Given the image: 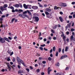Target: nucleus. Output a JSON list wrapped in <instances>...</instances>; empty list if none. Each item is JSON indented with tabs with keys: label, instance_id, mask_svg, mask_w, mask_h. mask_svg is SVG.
Masks as SVG:
<instances>
[{
	"label": "nucleus",
	"instance_id": "obj_1",
	"mask_svg": "<svg viewBox=\"0 0 75 75\" xmlns=\"http://www.w3.org/2000/svg\"><path fill=\"white\" fill-rule=\"evenodd\" d=\"M4 40L5 41H6L8 42H10L9 39L6 37H4V39L0 37V42L4 43V42H5V40Z\"/></svg>",
	"mask_w": 75,
	"mask_h": 75
},
{
	"label": "nucleus",
	"instance_id": "obj_2",
	"mask_svg": "<svg viewBox=\"0 0 75 75\" xmlns=\"http://www.w3.org/2000/svg\"><path fill=\"white\" fill-rule=\"evenodd\" d=\"M16 59L17 61V62L18 63L19 65H21V61H23L21 59H20V58L18 57H17L16 58ZM20 62H21L20 63Z\"/></svg>",
	"mask_w": 75,
	"mask_h": 75
},
{
	"label": "nucleus",
	"instance_id": "obj_3",
	"mask_svg": "<svg viewBox=\"0 0 75 75\" xmlns=\"http://www.w3.org/2000/svg\"><path fill=\"white\" fill-rule=\"evenodd\" d=\"M34 18L35 19V21L36 22H38V21H39V18H38V17L37 16H35L34 17Z\"/></svg>",
	"mask_w": 75,
	"mask_h": 75
},
{
	"label": "nucleus",
	"instance_id": "obj_4",
	"mask_svg": "<svg viewBox=\"0 0 75 75\" xmlns=\"http://www.w3.org/2000/svg\"><path fill=\"white\" fill-rule=\"evenodd\" d=\"M51 68L50 67H49L47 69V72L48 74H50V72L52 71V69H50Z\"/></svg>",
	"mask_w": 75,
	"mask_h": 75
},
{
	"label": "nucleus",
	"instance_id": "obj_5",
	"mask_svg": "<svg viewBox=\"0 0 75 75\" xmlns=\"http://www.w3.org/2000/svg\"><path fill=\"white\" fill-rule=\"evenodd\" d=\"M32 8L33 9H34V10H37V9H38V6H32Z\"/></svg>",
	"mask_w": 75,
	"mask_h": 75
},
{
	"label": "nucleus",
	"instance_id": "obj_6",
	"mask_svg": "<svg viewBox=\"0 0 75 75\" xmlns=\"http://www.w3.org/2000/svg\"><path fill=\"white\" fill-rule=\"evenodd\" d=\"M52 14H50L49 15H46V17L47 18H52V17H50V16H51Z\"/></svg>",
	"mask_w": 75,
	"mask_h": 75
},
{
	"label": "nucleus",
	"instance_id": "obj_7",
	"mask_svg": "<svg viewBox=\"0 0 75 75\" xmlns=\"http://www.w3.org/2000/svg\"><path fill=\"white\" fill-rule=\"evenodd\" d=\"M45 11H48V12H50V11H51V9H50V8H46L45 9Z\"/></svg>",
	"mask_w": 75,
	"mask_h": 75
},
{
	"label": "nucleus",
	"instance_id": "obj_8",
	"mask_svg": "<svg viewBox=\"0 0 75 75\" xmlns=\"http://www.w3.org/2000/svg\"><path fill=\"white\" fill-rule=\"evenodd\" d=\"M18 16H19V17H22V18H25V17H24V16H23V15L22 14H19Z\"/></svg>",
	"mask_w": 75,
	"mask_h": 75
},
{
	"label": "nucleus",
	"instance_id": "obj_9",
	"mask_svg": "<svg viewBox=\"0 0 75 75\" xmlns=\"http://www.w3.org/2000/svg\"><path fill=\"white\" fill-rule=\"evenodd\" d=\"M61 5L62 7H66L67 6L66 4H64V3H62Z\"/></svg>",
	"mask_w": 75,
	"mask_h": 75
},
{
	"label": "nucleus",
	"instance_id": "obj_10",
	"mask_svg": "<svg viewBox=\"0 0 75 75\" xmlns=\"http://www.w3.org/2000/svg\"><path fill=\"white\" fill-rule=\"evenodd\" d=\"M59 20L61 22H62L64 20L62 18V17H59Z\"/></svg>",
	"mask_w": 75,
	"mask_h": 75
},
{
	"label": "nucleus",
	"instance_id": "obj_11",
	"mask_svg": "<svg viewBox=\"0 0 75 75\" xmlns=\"http://www.w3.org/2000/svg\"><path fill=\"white\" fill-rule=\"evenodd\" d=\"M21 64H22L23 65V66H24V67L26 66V65H25V63H24V62H23V60H21Z\"/></svg>",
	"mask_w": 75,
	"mask_h": 75
},
{
	"label": "nucleus",
	"instance_id": "obj_12",
	"mask_svg": "<svg viewBox=\"0 0 75 75\" xmlns=\"http://www.w3.org/2000/svg\"><path fill=\"white\" fill-rule=\"evenodd\" d=\"M65 38H66V37L64 35L63 37V40H64V41H66V39H65Z\"/></svg>",
	"mask_w": 75,
	"mask_h": 75
},
{
	"label": "nucleus",
	"instance_id": "obj_13",
	"mask_svg": "<svg viewBox=\"0 0 75 75\" xmlns=\"http://www.w3.org/2000/svg\"><path fill=\"white\" fill-rule=\"evenodd\" d=\"M71 23H70L69 24H68L67 25L68 26L69 28H70V27H71Z\"/></svg>",
	"mask_w": 75,
	"mask_h": 75
},
{
	"label": "nucleus",
	"instance_id": "obj_14",
	"mask_svg": "<svg viewBox=\"0 0 75 75\" xmlns=\"http://www.w3.org/2000/svg\"><path fill=\"white\" fill-rule=\"evenodd\" d=\"M58 27V25H55L54 26H53V28L54 30L56 29L57 28V27Z\"/></svg>",
	"mask_w": 75,
	"mask_h": 75
},
{
	"label": "nucleus",
	"instance_id": "obj_15",
	"mask_svg": "<svg viewBox=\"0 0 75 75\" xmlns=\"http://www.w3.org/2000/svg\"><path fill=\"white\" fill-rule=\"evenodd\" d=\"M21 12H23V10L21 9H19L18 13H21Z\"/></svg>",
	"mask_w": 75,
	"mask_h": 75
},
{
	"label": "nucleus",
	"instance_id": "obj_16",
	"mask_svg": "<svg viewBox=\"0 0 75 75\" xmlns=\"http://www.w3.org/2000/svg\"><path fill=\"white\" fill-rule=\"evenodd\" d=\"M55 65H56V66H57V67H59L60 64H59V62H57L56 64Z\"/></svg>",
	"mask_w": 75,
	"mask_h": 75
},
{
	"label": "nucleus",
	"instance_id": "obj_17",
	"mask_svg": "<svg viewBox=\"0 0 75 75\" xmlns=\"http://www.w3.org/2000/svg\"><path fill=\"white\" fill-rule=\"evenodd\" d=\"M68 47L67 46L65 48V52H67V51H68Z\"/></svg>",
	"mask_w": 75,
	"mask_h": 75
},
{
	"label": "nucleus",
	"instance_id": "obj_18",
	"mask_svg": "<svg viewBox=\"0 0 75 75\" xmlns=\"http://www.w3.org/2000/svg\"><path fill=\"white\" fill-rule=\"evenodd\" d=\"M54 10H57V9H58V10H59V8L57 7V6H54Z\"/></svg>",
	"mask_w": 75,
	"mask_h": 75
},
{
	"label": "nucleus",
	"instance_id": "obj_19",
	"mask_svg": "<svg viewBox=\"0 0 75 75\" xmlns=\"http://www.w3.org/2000/svg\"><path fill=\"white\" fill-rule=\"evenodd\" d=\"M4 8H6V7H8V6L7 4H4V6H3Z\"/></svg>",
	"mask_w": 75,
	"mask_h": 75
},
{
	"label": "nucleus",
	"instance_id": "obj_20",
	"mask_svg": "<svg viewBox=\"0 0 75 75\" xmlns=\"http://www.w3.org/2000/svg\"><path fill=\"white\" fill-rule=\"evenodd\" d=\"M58 54H59L58 52L57 51L56 52L55 55L56 57H58Z\"/></svg>",
	"mask_w": 75,
	"mask_h": 75
},
{
	"label": "nucleus",
	"instance_id": "obj_21",
	"mask_svg": "<svg viewBox=\"0 0 75 75\" xmlns=\"http://www.w3.org/2000/svg\"><path fill=\"white\" fill-rule=\"evenodd\" d=\"M1 8H0V10H7L6 9H4L3 8V6H1Z\"/></svg>",
	"mask_w": 75,
	"mask_h": 75
},
{
	"label": "nucleus",
	"instance_id": "obj_22",
	"mask_svg": "<svg viewBox=\"0 0 75 75\" xmlns=\"http://www.w3.org/2000/svg\"><path fill=\"white\" fill-rule=\"evenodd\" d=\"M12 61L13 62H14L16 61V58H15V57H13V59H12Z\"/></svg>",
	"mask_w": 75,
	"mask_h": 75
},
{
	"label": "nucleus",
	"instance_id": "obj_23",
	"mask_svg": "<svg viewBox=\"0 0 75 75\" xmlns=\"http://www.w3.org/2000/svg\"><path fill=\"white\" fill-rule=\"evenodd\" d=\"M53 50L54 52H55V46H54L52 47Z\"/></svg>",
	"mask_w": 75,
	"mask_h": 75
},
{
	"label": "nucleus",
	"instance_id": "obj_24",
	"mask_svg": "<svg viewBox=\"0 0 75 75\" xmlns=\"http://www.w3.org/2000/svg\"><path fill=\"white\" fill-rule=\"evenodd\" d=\"M69 67H67L66 68H65V70L66 71H68V70H69Z\"/></svg>",
	"mask_w": 75,
	"mask_h": 75
},
{
	"label": "nucleus",
	"instance_id": "obj_25",
	"mask_svg": "<svg viewBox=\"0 0 75 75\" xmlns=\"http://www.w3.org/2000/svg\"><path fill=\"white\" fill-rule=\"evenodd\" d=\"M15 7H19V5L18 4H16L15 5Z\"/></svg>",
	"mask_w": 75,
	"mask_h": 75
},
{
	"label": "nucleus",
	"instance_id": "obj_26",
	"mask_svg": "<svg viewBox=\"0 0 75 75\" xmlns=\"http://www.w3.org/2000/svg\"><path fill=\"white\" fill-rule=\"evenodd\" d=\"M51 59H52L51 58V57H49L48 58V60L49 61H51Z\"/></svg>",
	"mask_w": 75,
	"mask_h": 75
},
{
	"label": "nucleus",
	"instance_id": "obj_27",
	"mask_svg": "<svg viewBox=\"0 0 75 75\" xmlns=\"http://www.w3.org/2000/svg\"><path fill=\"white\" fill-rule=\"evenodd\" d=\"M61 52V48H59L58 50V52H59L60 53Z\"/></svg>",
	"mask_w": 75,
	"mask_h": 75
},
{
	"label": "nucleus",
	"instance_id": "obj_28",
	"mask_svg": "<svg viewBox=\"0 0 75 75\" xmlns=\"http://www.w3.org/2000/svg\"><path fill=\"white\" fill-rule=\"evenodd\" d=\"M7 67L8 68V69H9V71L11 70V67H10V66H7Z\"/></svg>",
	"mask_w": 75,
	"mask_h": 75
},
{
	"label": "nucleus",
	"instance_id": "obj_29",
	"mask_svg": "<svg viewBox=\"0 0 75 75\" xmlns=\"http://www.w3.org/2000/svg\"><path fill=\"white\" fill-rule=\"evenodd\" d=\"M27 11L28 12V14H30V15H31V13L30 11H29L27 10Z\"/></svg>",
	"mask_w": 75,
	"mask_h": 75
},
{
	"label": "nucleus",
	"instance_id": "obj_30",
	"mask_svg": "<svg viewBox=\"0 0 75 75\" xmlns=\"http://www.w3.org/2000/svg\"><path fill=\"white\" fill-rule=\"evenodd\" d=\"M51 33H53V34H54L55 33V32H54V30L53 29L51 30Z\"/></svg>",
	"mask_w": 75,
	"mask_h": 75
},
{
	"label": "nucleus",
	"instance_id": "obj_31",
	"mask_svg": "<svg viewBox=\"0 0 75 75\" xmlns=\"http://www.w3.org/2000/svg\"><path fill=\"white\" fill-rule=\"evenodd\" d=\"M10 8H11V9H12V10H14V8L13 6H11Z\"/></svg>",
	"mask_w": 75,
	"mask_h": 75
},
{
	"label": "nucleus",
	"instance_id": "obj_32",
	"mask_svg": "<svg viewBox=\"0 0 75 75\" xmlns=\"http://www.w3.org/2000/svg\"><path fill=\"white\" fill-rule=\"evenodd\" d=\"M45 14L46 15H49V13H48V12L47 11H46L45 12Z\"/></svg>",
	"mask_w": 75,
	"mask_h": 75
},
{
	"label": "nucleus",
	"instance_id": "obj_33",
	"mask_svg": "<svg viewBox=\"0 0 75 75\" xmlns=\"http://www.w3.org/2000/svg\"><path fill=\"white\" fill-rule=\"evenodd\" d=\"M71 30L72 32H73V31H75V29L74 28H71Z\"/></svg>",
	"mask_w": 75,
	"mask_h": 75
},
{
	"label": "nucleus",
	"instance_id": "obj_34",
	"mask_svg": "<svg viewBox=\"0 0 75 75\" xmlns=\"http://www.w3.org/2000/svg\"><path fill=\"white\" fill-rule=\"evenodd\" d=\"M71 40H73V39L74 38V36H71Z\"/></svg>",
	"mask_w": 75,
	"mask_h": 75
},
{
	"label": "nucleus",
	"instance_id": "obj_35",
	"mask_svg": "<svg viewBox=\"0 0 75 75\" xmlns=\"http://www.w3.org/2000/svg\"><path fill=\"white\" fill-rule=\"evenodd\" d=\"M40 46L42 47H45V44L42 45H41Z\"/></svg>",
	"mask_w": 75,
	"mask_h": 75
},
{
	"label": "nucleus",
	"instance_id": "obj_36",
	"mask_svg": "<svg viewBox=\"0 0 75 75\" xmlns=\"http://www.w3.org/2000/svg\"><path fill=\"white\" fill-rule=\"evenodd\" d=\"M14 54V53L13 52H12L10 54V56H11V55H12Z\"/></svg>",
	"mask_w": 75,
	"mask_h": 75
},
{
	"label": "nucleus",
	"instance_id": "obj_37",
	"mask_svg": "<svg viewBox=\"0 0 75 75\" xmlns=\"http://www.w3.org/2000/svg\"><path fill=\"white\" fill-rule=\"evenodd\" d=\"M5 17H6L5 15H2L1 17V18H5Z\"/></svg>",
	"mask_w": 75,
	"mask_h": 75
},
{
	"label": "nucleus",
	"instance_id": "obj_38",
	"mask_svg": "<svg viewBox=\"0 0 75 75\" xmlns=\"http://www.w3.org/2000/svg\"><path fill=\"white\" fill-rule=\"evenodd\" d=\"M39 49H40L41 50H43V47H39Z\"/></svg>",
	"mask_w": 75,
	"mask_h": 75
},
{
	"label": "nucleus",
	"instance_id": "obj_39",
	"mask_svg": "<svg viewBox=\"0 0 75 75\" xmlns=\"http://www.w3.org/2000/svg\"><path fill=\"white\" fill-rule=\"evenodd\" d=\"M64 56H62L60 57V59H64Z\"/></svg>",
	"mask_w": 75,
	"mask_h": 75
},
{
	"label": "nucleus",
	"instance_id": "obj_40",
	"mask_svg": "<svg viewBox=\"0 0 75 75\" xmlns=\"http://www.w3.org/2000/svg\"><path fill=\"white\" fill-rule=\"evenodd\" d=\"M42 63L43 64H46V61H43L42 62Z\"/></svg>",
	"mask_w": 75,
	"mask_h": 75
},
{
	"label": "nucleus",
	"instance_id": "obj_41",
	"mask_svg": "<svg viewBox=\"0 0 75 75\" xmlns=\"http://www.w3.org/2000/svg\"><path fill=\"white\" fill-rule=\"evenodd\" d=\"M8 39H9V40H12L10 36L8 37Z\"/></svg>",
	"mask_w": 75,
	"mask_h": 75
},
{
	"label": "nucleus",
	"instance_id": "obj_42",
	"mask_svg": "<svg viewBox=\"0 0 75 75\" xmlns=\"http://www.w3.org/2000/svg\"><path fill=\"white\" fill-rule=\"evenodd\" d=\"M26 70L28 72H29V71H30V69H29L27 68L26 69Z\"/></svg>",
	"mask_w": 75,
	"mask_h": 75
},
{
	"label": "nucleus",
	"instance_id": "obj_43",
	"mask_svg": "<svg viewBox=\"0 0 75 75\" xmlns=\"http://www.w3.org/2000/svg\"><path fill=\"white\" fill-rule=\"evenodd\" d=\"M66 34L67 35H69V31H67L66 32Z\"/></svg>",
	"mask_w": 75,
	"mask_h": 75
},
{
	"label": "nucleus",
	"instance_id": "obj_44",
	"mask_svg": "<svg viewBox=\"0 0 75 75\" xmlns=\"http://www.w3.org/2000/svg\"><path fill=\"white\" fill-rule=\"evenodd\" d=\"M15 20V18H12L11 20L12 22H13V21H14Z\"/></svg>",
	"mask_w": 75,
	"mask_h": 75
},
{
	"label": "nucleus",
	"instance_id": "obj_45",
	"mask_svg": "<svg viewBox=\"0 0 75 75\" xmlns=\"http://www.w3.org/2000/svg\"><path fill=\"white\" fill-rule=\"evenodd\" d=\"M3 19L2 18H0V22L1 21H3Z\"/></svg>",
	"mask_w": 75,
	"mask_h": 75
},
{
	"label": "nucleus",
	"instance_id": "obj_46",
	"mask_svg": "<svg viewBox=\"0 0 75 75\" xmlns=\"http://www.w3.org/2000/svg\"><path fill=\"white\" fill-rule=\"evenodd\" d=\"M44 50L45 51H48V49H47L45 48V47L44 48Z\"/></svg>",
	"mask_w": 75,
	"mask_h": 75
},
{
	"label": "nucleus",
	"instance_id": "obj_47",
	"mask_svg": "<svg viewBox=\"0 0 75 75\" xmlns=\"http://www.w3.org/2000/svg\"><path fill=\"white\" fill-rule=\"evenodd\" d=\"M15 11H16V12H18V9H15Z\"/></svg>",
	"mask_w": 75,
	"mask_h": 75
},
{
	"label": "nucleus",
	"instance_id": "obj_48",
	"mask_svg": "<svg viewBox=\"0 0 75 75\" xmlns=\"http://www.w3.org/2000/svg\"><path fill=\"white\" fill-rule=\"evenodd\" d=\"M53 39L54 40H57V38H56V37H54L53 38Z\"/></svg>",
	"mask_w": 75,
	"mask_h": 75
},
{
	"label": "nucleus",
	"instance_id": "obj_49",
	"mask_svg": "<svg viewBox=\"0 0 75 75\" xmlns=\"http://www.w3.org/2000/svg\"><path fill=\"white\" fill-rule=\"evenodd\" d=\"M62 53L64 54V49H63L62 50Z\"/></svg>",
	"mask_w": 75,
	"mask_h": 75
},
{
	"label": "nucleus",
	"instance_id": "obj_50",
	"mask_svg": "<svg viewBox=\"0 0 75 75\" xmlns=\"http://www.w3.org/2000/svg\"><path fill=\"white\" fill-rule=\"evenodd\" d=\"M69 18H72V16H69Z\"/></svg>",
	"mask_w": 75,
	"mask_h": 75
},
{
	"label": "nucleus",
	"instance_id": "obj_51",
	"mask_svg": "<svg viewBox=\"0 0 75 75\" xmlns=\"http://www.w3.org/2000/svg\"><path fill=\"white\" fill-rule=\"evenodd\" d=\"M27 13V11H25V12H23V14H26V13Z\"/></svg>",
	"mask_w": 75,
	"mask_h": 75
},
{
	"label": "nucleus",
	"instance_id": "obj_52",
	"mask_svg": "<svg viewBox=\"0 0 75 75\" xmlns=\"http://www.w3.org/2000/svg\"><path fill=\"white\" fill-rule=\"evenodd\" d=\"M50 56L51 57H53V55H52V53H51L50 55Z\"/></svg>",
	"mask_w": 75,
	"mask_h": 75
},
{
	"label": "nucleus",
	"instance_id": "obj_53",
	"mask_svg": "<svg viewBox=\"0 0 75 75\" xmlns=\"http://www.w3.org/2000/svg\"><path fill=\"white\" fill-rule=\"evenodd\" d=\"M37 72H40V69H38L37 70Z\"/></svg>",
	"mask_w": 75,
	"mask_h": 75
},
{
	"label": "nucleus",
	"instance_id": "obj_54",
	"mask_svg": "<svg viewBox=\"0 0 75 75\" xmlns=\"http://www.w3.org/2000/svg\"><path fill=\"white\" fill-rule=\"evenodd\" d=\"M52 49H51L50 51V53H52Z\"/></svg>",
	"mask_w": 75,
	"mask_h": 75
},
{
	"label": "nucleus",
	"instance_id": "obj_55",
	"mask_svg": "<svg viewBox=\"0 0 75 75\" xmlns=\"http://www.w3.org/2000/svg\"><path fill=\"white\" fill-rule=\"evenodd\" d=\"M13 38L15 40H16V39H17V36H15V37Z\"/></svg>",
	"mask_w": 75,
	"mask_h": 75
},
{
	"label": "nucleus",
	"instance_id": "obj_56",
	"mask_svg": "<svg viewBox=\"0 0 75 75\" xmlns=\"http://www.w3.org/2000/svg\"><path fill=\"white\" fill-rule=\"evenodd\" d=\"M6 64L7 67L9 66V65H10V64L9 63H6Z\"/></svg>",
	"mask_w": 75,
	"mask_h": 75
},
{
	"label": "nucleus",
	"instance_id": "obj_57",
	"mask_svg": "<svg viewBox=\"0 0 75 75\" xmlns=\"http://www.w3.org/2000/svg\"><path fill=\"white\" fill-rule=\"evenodd\" d=\"M75 4V2H72L71 3V4L74 5V4Z\"/></svg>",
	"mask_w": 75,
	"mask_h": 75
},
{
	"label": "nucleus",
	"instance_id": "obj_58",
	"mask_svg": "<svg viewBox=\"0 0 75 75\" xmlns=\"http://www.w3.org/2000/svg\"><path fill=\"white\" fill-rule=\"evenodd\" d=\"M11 11L12 12V13H14L15 12V10H14V9H13Z\"/></svg>",
	"mask_w": 75,
	"mask_h": 75
},
{
	"label": "nucleus",
	"instance_id": "obj_59",
	"mask_svg": "<svg viewBox=\"0 0 75 75\" xmlns=\"http://www.w3.org/2000/svg\"><path fill=\"white\" fill-rule=\"evenodd\" d=\"M0 27L1 28H3V27H4L3 25V24H2L1 25H0Z\"/></svg>",
	"mask_w": 75,
	"mask_h": 75
},
{
	"label": "nucleus",
	"instance_id": "obj_60",
	"mask_svg": "<svg viewBox=\"0 0 75 75\" xmlns=\"http://www.w3.org/2000/svg\"><path fill=\"white\" fill-rule=\"evenodd\" d=\"M7 61H10V59L8 58L7 59Z\"/></svg>",
	"mask_w": 75,
	"mask_h": 75
},
{
	"label": "nucleus",
	"instance_id": "obj_61",
	"mask_svg": "<svg viewBox=\"0 0 75 75\" xmlns=\"http://www.w3.org/2000/svg\"><path fill=\"white\" fill-rule=\"evenodd\" d=\"M50 41L49 40L47 41V44H50Z\"/></svg>",
	"mask_w": 75,
	"mask_h": 75
},
{
	"label": "nucleus",
	"instance_id": "obj_62",
	"mask_svg": "<svg viewBox=\"0 0 75 75\" xmlns=\"http://www.w3.org/2000/svg\"><path fill=\"white\" fill-rule=\"evenodd\" d=\"M18 68L19 69H20V65H18Z\"/></svg>",
	"mask_w": 75,
	"mask_h": 75
},
{
	"label": "nucleus",
	"instance_id": "obj_63",
	"mask_svg": "<svg viewBox=\"0 0 75 75\" xmlns=\"http://www.w3.org/2000/svg\"><path fill=\"white\" fill-rule=\"evenodd\" d=\"M45 74V73L44 72H42L41 73V75H44Z\"/></svg>",
	"mask_w": 75,
	"mask_h": 75
},
{
	"label": "nucleus",
	"instance_id": "obj_64",
	"mask_svg": "<svg viewBox=\"0 0 75 75\" xmlns=\"http://www.w3.org/2000/svg\"><path fill=\"white\" fill-rule=\"evenodd\" d=\"M73 18H75V14L73 15Z\"/></svg>",
	"mask_w": 75,
	"mask_h": 75
}]
</instances>
